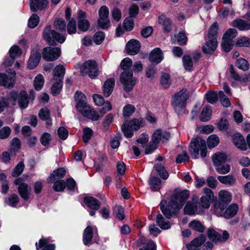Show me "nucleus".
<instances>
[{
    "instance_id": "25",
    "label": "nucleus",
    "mask_w": 250,
    "mask_h": 250,
    "mask_svg": "<svg viewBox=\"0 0 250 250\" xmlns=\"http://www.w3.org/2000/svg\"><path fill=\"white\" fill-rule=\"evenodd\" d=\"M93 237V231L92 227L87 226L83 231V241L84 245L89 246L91 244Z\"/></svg>"
},
{
    "instance_id": "36",
    "label": "nucleus",
    "mask_w": 250,
    "mask_h": 250,
    "mask_svg": "<svg viewBox=\"0 0 250 250\" xmlns=\"http://www.w3.org/2000/svg\"><path fill=\"white\" fill-rule=\"evenodd\" d=\"M65 73V69L62 65H58L55 67L53 72L54 80L61 79L62 80Z\"/></svg>"
},
{
    "instance_id": "40",
    "label": "nucleus",
    "mask_w": 250,
    "mask_h": 250,
    "mask_svg": "<svg viewBox=\"0 0 250 250\" xmlns=\"http://www.w3.org/2000/svg\"><path fill=\"white\" fill-rule=\"evenodd\" d=\"M236 64L239 69L244 71L249 70L250 67V63L248 61L242 58H240L236 61Z\"/></svg>"
},
{
    "instance_id": "47",
    "label": "nucleus",
    "mask_w": 250,
    "mask_h": 250,
    "mask_svg": "<svg viewBox=\"0 0 250 250\" xmlns=\"http://www.w3.org/2000/svg\"><path fill=\"white\" fill-rule=\"evenodd\" d=\"M182 60L185 69L187 70L191 71L193 66V63L191 57L188 55H184Z\"/></svg>"
},
{
    "instance_id": "16",
    "label": "nucleus",
    "mask_w": 250,
    "mask_h": 250,
    "mask_svg": "<svg viewBox=\"0 0 250 250\" xmlns=\"http://www.w3.org/2000/svg\"><path fill=\"white\" fill-rule=\"evenodd\" d=\"M206 42L202 47L203 51L206 54H211L214 52L218 45L216 39L206 38Z\"/></svg>"
},
{
    "instance_id": "31",
    "label": "nucleus",
    "mask_w": 250,
    "mask_h": 250,
    "mask_svg": "<svg viewBox=\"0 0 250 250\" xmlns=\"http://www.w3.org/2000/svg\"><path fill=\"white\" fill-rule=\"evenodd\" d=\"M212 159L214 165L216 166L217 165H221L223 163H225L227 160V156L224 153H217L212 156Z\"/></svg>"
},
{
    "instance_id": "7",
    "label": "nucleus",
    "mask_w": 250,
    "mask_h": 250,
    "mask_svg": "<svg viewBox=\"0 0 250 250\" xmlns=\"http://www.w3.org/2000/svg\"><path fill=\"white\" fill-rule=\"evenodd\" d=\"M8 99L13 105H15L18 101L19 106L21 109L25 108L28 106V101L27 93L24 91H21L19 94L15 92H11Z\"/></svg>"
},
{
    "instance_id": "30",
    "label": "nucleus",
    "mask_w": 250,
    "mask_h": 250,
    "mask_svg": "<svg viewBox=\"0 0 250 250\" xmlns=\"http://www.w3.org/2000/svg\"><path fill=\"white\" fill-rule=\"evenodd\" d=\"M36 246L37 250L42 247V250H54L55 248L54 245L49 244L47 239L45 238L41 239L39 243H36Z\"/></svg>"
},
{
    "instance_id": "64",
    "label": "nucleus",
    "mask_w": 250,
    "mask_h": 250,
    "mask_svg": "<svg viewBox=\"0 0 250 250\" xmlns=\"http://www.w3.org/2000/svg\"><path fill=\"white\" fill-rule=\"evenodd\" d=\"M24 168V165L22 162L18 163L17 166L14 169L12 173L13 177H17L21 174Z\"/></svg>"
},
{
    "instance_id": "54",
    "label": "nucleus",
    "mask_w": 250,
    "mask_h": 250,
    "mask_svg": "<svg viewBox=\"0 0 250 250\" xmlns=\"http://www.w3.org/2000/svg\"><path fill=\"white\" fill-rule=\"evenodd\" d=\"M212 201V200L208 199L206 196H202L201 197L200 202L199 203L200 204L199 207L203 209V212L204 211V209L209 208Z\"/></svg>"
},
{
    "instance_id": "53",
    "label": "nucleus",
    "mask_w": 250,
    "mask_h": 250,
    "mask_svg": "<svg viewBox=\"0 0 250 250\" xmlns=\"http://www.w3.org/2000/svg\"><path fill=\"white\" fill-rule=\"evenodd\" d=\"M21 53V50L17 45L13 46L9 50L10 56L13 60L19 57Z\"/></svg>"
},
{
    "instance_id": "32",
    "label": "nucleus",
    "mask_w": 250,
    "mask_h": 250,
    "mask_svg": "<svg viewBox=\"0 0 250 250\" xmlns=\"http://www.w3.org/2000/svg\"><path fill=\"white\" fill-rule=\"evenodd\" d=\"M238 210V206L235 204H232L227 208L225 211L224 217L230 218L235 215Z\"/></svg>"
},
{
    "instance_id": "56",
    "label": "nucleus",
    "mask_w": 250,
    "mask_h": 250,
    "mask_svg": "<svg viewBox=\"0 0 250 250\" xmlns=\"http://www.w3.org/2000/svg\"><path fill=\"white\" fill-rule=\"evenodd\" d=\"M122 130L126 138H131L132 137L133 135V129L130 128L128 124L124 123L122 126Z\"/></svg>"
},
{
    "instance_id": "5",
    "label": "nucleus",
    "mask_w": 250,
    "mask_h": 250,
    "mask_svg": "<svg viewBox=\"0 0 250 250\" xmlns=\"http://www.w3.org/2000/svg\"><path fill=\"white\" fill-rule=\"evenodd\" d=\"M42 35L44 40L50 45L55 44V41L62 43L65 40V37L63 35L57 33L54 30H52L50 26H47L44 28Z\"/></svg>"
},
{
    "instance_id": "4",
    "label": "nucleus",
    "mask_w": 250,
    "mask_h": 250,
    "mask_svg": "<svg viewBox=\"0 0 250 250\" xmlns=\"http://www.w3.org/2000/svg\"><path fill=\"white\" fill-rule=\"evenodd\" d=\"M190 151L192 157L194 159L197 158L200 153L202 157L204 158L207 153V149L205 140L201 138L197 137L193 139L190 144Z\"/></svg>"
},
{
    "instance_id": "45",
    "label": "nucleus",
    "mask_w": 250,
    "mask_h": 250,
    "mask_svg": "<svg viewBox=\"0 0 250 250\" xmlns=\"http://www.w3.org/2000/svg\"><path fill=\"white\" fill-rule=\"evenodd\" d=\"M207 144L209 148H212L218 145L219 143V137L216 135H212L207 139Z\"/></svg>"
},
{
    "instance_id": "17",
    "label": "nucleus",
    "mask_w": 250,
    "mask_h": 250,
    "mask_svg": "<svg viewBox=\"0 0 250 250\" xmlns=\"http://www.w3.org/2000/svg\"><path fill=\"white\" fill-rule=\"evenodd\" d=\"M232 141L234 146L241 150L247 149L244 137L240 133H235L232 136Z\"/></svg>"
},
{
    "instance_id": "38",
    "label": "nucleus",
    "mask_w": 250,
    "mask_h": 250,
    "mask_svg": "<svg viewBox=\"0 0 250 250\" xmlns=\"http://www.w3.org/2000/svg\"><path fill=\"white\" fill-rule=\"evenodd\" d=\"M212 110L210 107L206 106L202 110L200 115V119L202 122H207L211 118Z\"/></svg>"
},
{
    "instance_id": "13",
    "label": "nucleus",
    "mask_w": 250,
    "mask_h": 250,
    "mask_svg": "<svg viewBox=\"0 0 250 250\" xmlns=\"http://www.w3.org/2000/svg\"><path fill=\"white\" fill-rule=\"evenodd\" d=\"M208 235L210 240L215 242H224L229 237V234L227 231H224L222 235H221L212 229H208Z\"/></svg>"
},
{
    "instance_id": "19",
    "label": "nucleus",
    "mask_w": 250,
    "mask_h": 250,
    "mask_svg": "<svg viewBox=\"0 0 250 250\" xmlns=\"http://www.w3.org/2000/svg\"><path fill=\"white\" fill-rule=\"evenodd\" d=\"M78 15V28L83 31H86L89 27L90 24L88 21L85 19L86 17L85 13L82 11H79Z\"/></svg>"
},
{
    "instance_id": "42",
    "label": "nucleus",
    "mask_w": 250,
    "mask_h": 250,
    "mask_svg": "<svg viewBox=\"0 0 250 250\" xmlns=\"http://www.w3.org/2000/svg\"><path fill=\"white\" fill-rule=\"evenodd\" d=\"M154 167L161 178L165 180L168 178L169 174L164 166L161 164H157Z\"/></svg>"
},
{
    "instance_id": "57",
    "label": "nucleus",
    "mask_w": 250,
    "mask_h": 250,
    "mask_svg": "<svg viewBox=\"0 0 250 250\" xmlns=\"http://www.w3.org/2000/svg\"><path fill=\"white\" fill-rule=\"evenodd\" d=\"M236 45L240 47H249L250 39L246 37H242L237 40Z\"/></svg>"
},
{
    "instance_id": "29",
    "label": "nucleus",
    "mask_w": 250,
    "mask_h": 250,
    "mask_svg": "<svg viewBox=\"0 0 250 250\" xmlns=\"http://www.w3.org/2000/svg\"><path fill=\"white\" fill-rule=\"evenodd\" d=\"M227 205L224 203H221L219 202L215 203L213 205V212L218 216L224 217L225 214V209Z\"/></svg>"
},
{
    "instance_id": "48",
    "label": "nucleus",
    "mask_w": 250,
    "mask_h": 250,
    "mask_svg": "<svg viewBox=\"0 0 250 250\" xmlns=\"http://www.w3.org/2000/svg\"><path fill=\"white\" fill-rule=\"evenodd\" d=\"M189 227L200 232H203L205 229L204 226L199 221L196 220L191 221L189 224Z\"/></svg>"
},
{
    "instance_id": "49",
    "label": "nucleus",
    "mask_w": 250,
    "mask_h": 250,
    "mask_svg": "<svg viewBox=\"0 0 250 250\" xmlns=\"http://www.w3.org/2000/svg\"><path fill=\"white\" fill-rule=\"evenodd\" d=\"M135 110V106L131 104H128L125 105L123 108V116L125 118L131 116L134 112Z\"/></svg>"
},
{
    "instance_id": "24",
    "label": "nucleus",
    "mask_w": 250,
    "mask_h": 250,
    "mask_svg": "<svg viewBox=\"0 0 250 250\" xmlns=\"http://www.w3.org/2000/svg\"><path fill=\"white\" fill-rule=\"evenodd\" d=\"M115 85V80L113 78L107 79L104 83L103 90L104 95L106 97H109L112 93Z\"/></svg>"
},
{
    "instance_id": "18",
    "label": "nucleus",
    "mask_w": 250,
    "mask_h": 250,
    "mask_svg": "<svg viewBox=\"0 0 250 250\" xmlns=\"http://www.w3.org/2000/svg\"><path fill=\"white\" fill-rule=\"evenodd\" d=\"M140 43L136 40H130L126 45L127 52L130 55L137 54L140 50Z\"/></svg>"
},
{
    "instance_id": "61",
    "label": "nucleus",
    "mask_w": 250,
    "mask_h": 250,
    "mask_svg": "<svg viewBox=\"0 0 250 250\" xmlns=\"http://www.w3.org/2000/svg\"><path fill=\"white\" fill-rule=\"evenodd\" d=\"M218 97L222 104L224 107H229L230 105V102L229 99L224 94L222 91H219Z\"/></svg>"
},
{
    "instance_id": "59",
    "label": "nucleus",
    "mask_w": 250,
    "mask_h": 250,
    "mask_svg": "<svg viewBox=\"0 0 250 250\" xmlns=\"http://www.w3.org/2000/svg\"><path fill=\"white\" fill-rule=\"evenodd\" d=\"M178 43L180 45H185L187 42V38L184 31L180 32L177 36H175Z\"/></svg>"
},
{
    "instance_id": "15",
    "label": "nucleus",
    "mask_w": 250,
    "mask_h": 250,
    "mask_svg": "<svg viewBox=\"0 0 250 250\" xmlns=\"http://www.w3.org/2000/svg\"><path fill=\"white\" fill-rule=\"evenodd\" d=\"M75 99L76 101V107L80 112L84 110L85 107L89 106L86 102V97L82 92L77 91L75 95Z\"/></svg>"
},
{
    "instance_id": "41",
    "label": "nucleus",
    "mask_w": 250,
    "mask_h": 250,
    "mask_svg": "<svg viewBox=\"0 0 250 250\" xmlns=\"http://www.w3.org/2000/svg\"><path fill=\"white\" fill-rule=\"evenodd\" d=\"M160 83L164 88H168L171 84L170 75L167 73H163L160 78Z\"/></svg>"
},
{
    "instance_id": "2",
    "label": "nucleus",
    "mask_w": 250,
    "mask_h": 250,
    "mask_svg": "<svg viewBox=\"0 0 250 250\" xmlns=\"http://www.w3.org/2000/svg\"><path fill=\"white\" fill-rule=\"evenodd\" d=\"M132 65V61L129 58L122 60L120 66L124 70L120 75V81L124 86V89L127 92L130 91L136 84V80L133 77L132 70H128Z\"/></svg>"
},
{
    "instance_id": "26",
    "label": "nucleus",
    "mask_w": 250,
    "mask_h": 250,
    "mask_svg": "<svg viewBox=\"0 0 250 250\" xmlns=\"http://www.w3.org/2000/svg\"><path fill=\"white\" fill-rule=\"evenodd\" d=\"M84 202L90 209L98 210L101 206L100 202L92 197H84Z\"/></svg>"
},
{
    "instance_id": "10",
    "label": "nucleus",
    "mask_w": 250,
    "mask_h": 250,
    "mask_svg": "<svg viewBox=\"0 0 250 250\" xmlns=\"http://www.w3.org/2000/svg\"><path fill=\"white\" fill-rule=\"evenodd\" d=\"M197 198L195 196L193 197L192 200L187 203L185 208L184 212L188 215L194 214H201L203 213V209L199 208V203L197 202Z\"/></svg>"
},
{
    "instance_id": "3",
    "label": "nucleus",
    "mask_w": 250,
    "mask_h": 250,
    "mask_svg": "<svg viewBox=\"0 0 250 250\" xmlns=\"http://www.w3.org/2000/svg\"><path fill=\"white\" fill-rule=\"evenodd\" d=\"M186 90H182L173 97L172 105L178 115H183L186 112V102L188 99Z\"/></svg>"
},
{
    "instance_id": "52",
    "label": "nucleus",
    "mask_w": 250,
    "mask_h": 250,
    "mask_svg": "<svg viewBox=\"0 0 250 250\" xmlns=\"http://www.w3.org/2000/svg\"><path fill=\"white\" fill-rule=\"evenodd\" d=\"M237 31L234 29H229L224 34L223 40L233 41L232 40L236 36Z\"/></svg>"
},
{
    "instance_id": "1",
    "label": "nucleus",
    "mask_w": 250,
    "mask_h": 250,
    "mask_svg": "<svg viewBox=\"0 0 250 250\" xmlns=\"http://www.w3.org/2000/svg\"><path fill=\"white\" fill-rule=\"evenodd\" d=\"M189 195V191L188 190H184L175 193L171 196L167 208H165L167 201L164 200H162L160 204L161 211L167 219L170 218L173 214H175L177 210L183 207ZM156 221L158 225L162 229H167L170 228L169 221L164 218L163 215L161 214L157 215Z\"/></svg>"
},
{
    "instance_id": "37",
    "label": "nucleus",
    "mask_w": 250,
    "mask_h": 250,
    "mask_svg": "<svg viewBox=\"0 0 250 250\" xmlns=\"http://www.w3.org/2000/svg\"><path fill=\"white\" fill-rule=\"evenodd\" d=\"M158 22L163 26V29L165 32H168L170 30L171 21L164 15L159 17Z\"/></svg>"
},
{
    "instance_id": "50",
    "label": "nucleus",
    "mask_w": 250,
    "mask_h": 250,
    "mask_svg": "<svg viewBox=\"0 0 250 250\" xmlns=\"http://www.w3.org/2000/svg\"><path fill=\"white\" fill-rule=\"evenodd\" d=\"M56 82L53 84L52 87V93L54 95L58 94L61 90L62 87V80L61 79H55Z\"/></svg>"
},
{
    "instance_id": "11",
    "label": "nucleus",
    "mask_w": 250,
    "mask_h": 250,
    "mask_svg": "<svg viewBox=\"0 0 250 250\" xmlns=\"http://www.w3.org/2000/svg\"><path fill=\"white\" fill-rule=\"evenodd\" d=\"M60 54L61 49L59 47H46L44 48L42 52L43 58L47 61H54L57 60Z\"/></svg>"
},
{
    "instance_id": "14",
    "label": "nucleus",
    "mask_w": 250,
    "mask_h": 250,
    "mask_svg": "<svg viewBox=\"0 0 250 250\" xmlns=\"http://www.w3.org/2000/svg\"><path fill=\"white\" fill-rule=\"evenodd\" d=\"M170 136V135L168 132L158 129L155 130L153 133L152 136L151 141L158 144L161 141L165 142L168 140Z\"/></svg>"
},
{
    "instance_id": "62",
    "label": "nucleus",
    "mask_w": 250,
    "mask_h": 250,
    "mask_svg": "<svg viewBox=\"0 0 250 250\" xmlns=\"http://www.w3.org/2000/svg\"><path fill=\"white\" fill-rule=\"evenodd\" d=\"M218 128L221 131H226L229 127V122L227 119L224 118L221 119L219 121L216 123Z\"/></svg>"
},
{
    "instance_id": "21",
    "label": "nucleus",
    "mask_w": 250,
    "mask_h": 250,
    "mask_svg": "<svg viewBox=\"0 0 250 250\" xmlns=\"http://www.w3.org/2000/svg\"><path fill=\"white\" fill-rule=\"evenodd\" d=\"M48 4V0H30V9L34 12L46 8Z\"/></svg>"
},
{
    "instance_id": "22",
    "label": "nucleus",
    "mask_w": 250,
    "mask_h": 250,
    "mask_svg": "<svg viewBox=\"0 0 250 250\" xmlns=\"http://www.w3.org/2000/svg\"><path fill=\"white\" fill-rule=\"evenodd\" d=\"M206 241V236L201 234L199 237L193 240L190 243L187 245L188 250H198V248L201 246Z\"/></svg>"
},
{
    "instance_id": "63",
    "label": "nucleus",
    "mask_w": 250,
    "mask_h": 250,
    "mask_svg": "<svg viewBox=\"0 0 250 250\" xmlns=\"http://www.w3.org/2000/svg\"><path fill=\"white\" fill-rule=\"evenodd\" d=\"M76 22L74 18H71L68 21L67 25V32L69 34H72L76 32Z\"/></svg>"
},
{
    "instance_id": "23",
    "label": "nucleus",
    "mask_w": 250,
    "mask_h": 250,
    "mask_svg": "<svg viewBox=\"0 0 250 250\" xmlns=\"http://www.w3.org/2000/svg\"><path fill=\"white\" fill-rule=\"evenodd\" d=\"M163 59V53L161 50L159 48L154 49L150 54L149 61L155 64L160 62Z\"/></svg>"
},
{
    "instance_id": "9",
    "label": "nucleus",
    "mask_w": 250,
    "mask_h": 250,
    "mask_svg": "<svg viewBox=\"0 0 250 250\" xmlns=\"http://www.w3.org/2000/svg\"><path fill=\"white\" fill-rule=\"evenodd\" d=\"M99 18L98 23L103 29H107L110 26V21L108 19L109 10L106 6H102L99 10Z\"/></svg>"
},
{
    "instance_id": "60",
    "label": "nucleus",
    "mask_w": 250,
    "mask_h": 250,
    "mask_svg": "<svg viewBox=\"0 0 250 250\" xmlns=\"http://www.w3.org/2000/svg\"><path fill=\"white\" fill-rule=\"evenodd\" d=\"M39 20V16L36 14H33L28 20L29 27L31 28H35L38 24Z\"/></svg>"
},
{
    "instance_id": "55",
    "label": "nucleus",
    "mask_w": 250,
    "mask_h": 250,
    "mask_svg": "<svg viewBox=\"0 0 250 250\" xmlns=\"http://www.w3.org/2000/svg\"><path fill=\"white\" fill-rule=\"evenodd\" d=\"M215 167V169L217 172L221 174H227L230 170V167L229 164L217 165Z\"/></svg>"
},
{
    "instance_id": "46",
    "label": "nucleus",
    "mask_w": 250,
    "mask_h": 250,
    "mask_svg": "<svg viewBox=\"0 0 250 250\" xmlns=\"http://www.w3.org/2000/svg\"><path fill=\"white\" fill-rule=\"evenodd\" d=\"M218 33V26L216 23H214L209 28L208 36V39H216Z\"/></svg>"
},
{
    "instance_id": "33",
    "label": "nucleus",
    "mask_w": 250,
    "mask_h": 250,
    "mask_svg": "<svg viewBox=\"0 0 250 250\" xmlns=\"http://www.w3.org/2000/svg\"><path fill=\"white\" fill-rule=\"evenodd\" d=\"M218 196L219 201L218 202L224 203V204L227 206L231 200V195L230 193L227 190H223L220 191Z\"/></svg>"
},
{
    "instance_id": "28",
    "label": "nucleus",
    "mask_w": 250,
    "mask_h": 250,
    "mask_svg": "<svg viewBox=\"0 0 250 250\" xmlns=\"http://www.w3.org/2000/svg\"><path fill=\"white\" fill-rule=\"evenodd\" d=\"M41 55L38 52L33 53L30 56L28 63V67L30 69L35 68L39 63Z\"/></svg>"
},
{
    "instance_id": "6",
    "label": "nucleus",
    "mask_w": 250,
    "mask_h": 250,
    "mask_svg": "<svg viewBox=\"0 0 250 250\" xmlns=\"http://www.w3.org/2000/svg\"><path fill=\"white\" fill-rule=\"evenodd\" d=\"M80 72L83 76L87 75L91 79H94L98 76L99 73L96 62L93 60L84 62L81 66Z\"/></svg>"
},
{
    "instance_id": "8",
    "label": "nucleus",
    "mask_w": 250,
    "mask_h": 250,
    "mask_svg": "<svg viewBox=\"0 0 250 250\" xmlns=\"http://www.w3.org/2000/svg\"><path fill=\"white\" fill-rule=\"evenodd\" d=\"M7 73L8 75L0 73V85L7 88L13 87L15 83L16 72L10 69Z\"/></svg>"
},
{
    "instance_id": "12",
    "label": "nucleus",
    "mask_w": 250,
    "mask_h": 250,
    "mask_svg": "<svg viewBox=\"0 0 250 250\" xmlns=\"http://www.w3.org/2000/svg\"><path fill=\"white\" fill-rule=\"evenodd\" d=\"M15 184L18 185V191L20 196L24 200H27L29 198L30 188L28 185L22 182V180L18 178L15 180Z\"/></svg>"
},
{
    "instance_id": "39",
    "label": "nucleus",
    "mask_w": 250,
    "mask_h": 250,
    "mask_svg": "<svg viewBox=\"0 0 250 250\" xmlns=\"http://www.w3.org/2000/svg\"><path fill=\"white\" fill-rule=\"evenodd\" d=\"M114 116V115L112 113H108L105 116L102 122L103 130L104 131H106L108 129L110 125L113 122Z\"/></svg>"
},
{
    "instance_id": "43",
    "label": "nucleus",
    "mask_w": 250,
    "mask_h": 250,
    "mask_svg": "<svg viewBox=\"0 0 250 250\" xmlns=\"http://www.w3.org/2000/svg\"><path fill=\"white\" fill-rule=\"evenodd\" d=\"M131 129L137 130L144 125V120L142 119H134L128 123Z\"/></svg>"
},
{
    "instance_id": "58",
    "label": "nucleus",
    "mask_w": 250,
    "mask_h": 250,
    "mask_svg": "<svg viewBox=\"0 0 250 250\" xmlns=\"http://www.w3.org/2000/svg\"><path fill=\"white\" fill-rule=\"evenodd\" d=\"M65 186L66 184L64 181L58 180L54 183L53 188L55 191L61 192L64 190Z\"/></svg>"
},
{
    "instance_id": "51",
    "label": "nucleus",
    "mask_w": 250,
    "mask_h": 250,
    "mask_svg": "<svg viewBox=\"0 0 250 250\" xmlns=\"http://www.w3.org/2000/svg\"><path fill=\"white\" fill-rule=\"evenodd\" d=\"M44 84V79L43 76L39 74L37 75L34 80V85L35 88L37 90H40L42 89Z\"/></svg>"
},
{
    "instance_id": "44",
    "label": "nucleus",
    "mask_w": 250,
    "mask_h": 250,
    "mask_svg": "<svg viewBox=\"0 0 250 250\" xmlns=\"http://www.w3.org/2000/svg\"><path fill=\"white\" fill-rule=\"evenodd\" d=\"M161 180L159 178L152 177L149 181V184L153 191H157L160 188Z\"/></svg>"
},
{
    "instance_id": "27",
    "label": "nucleus",
    "mask_w": 250,
    "mask_h": 250,
    "mask_svg": "<svg viewBox=\"0 0 250 250\" xmlns=\"http://www.w3.org/2000/svg\"><path fill=\"white\" fill-rule=\"evenodd\" d=\"M218 180L224 185L228 186L234 185L236 183L235 177L232 175H228L227 176H219L217 177Z\"/></svg>"
},
{
    "instance_id": "35",
    "label": "nucleus",
    "mask_w": 250,
    "mask_h": 250,
    "mask_svg": "<svg viewBox=\"0 0 250 250\" xmlns=\"http://www.w3.org/2000/svg\"><path fill=\"white\" fill-rule=\"evenodd\" d=\"M65 174V170L63 168H58L54 170L49 177L50 182H54L57 179H60L64 177Z\"/></svg>"
},
{
    "instance_id": "34",
    "label": "nucleus",
    "mask_w": 250,
    "mask_h": 250,
    "mask_svg": "<svg viewBox=\"0 0 250 250\" xmlns=\"http://www.w3.org/2000/svg\"><path fill=\"white\" fill-rule=\"evenodd\" d=\"M232 25L234 27L238 28L240 30H247L250 29V23L242 19H236L232 22Z\"/></svg>"
},
{
    "instance_id": "20",
    "label": "nucleus",
    "mask_w": 250,
    "mask_h": 250,
    "mask_svg": "<svg viewBox=\"0 0 250 250\" xmlns=\"http://www.w3.org/2000/svg\"><path fill=\"white\" fill-rule=\"evenodd\" d=\"M81 112L83 116L93 121H98L101 118L100 114L89 105Z\"/></svg>"
}]
</instances>
